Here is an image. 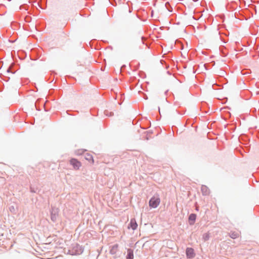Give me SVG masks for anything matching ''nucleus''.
I'll return each mask as SVG.
<instances>
[{
    "label": "nucleus",
    "instance_id": "nucleus-12",
    "mask_svg": "<svg viewBox=\"0 0 259 259\" xmlns=\"http://www.w3.org/2000/svg\"><path fill=\"white\" fill-rule=\"evenodd\" d=\"M51 219H52L53 221H55V217H53V216H52V217H51Z\"/></svg>",
    "mask_w": 259,
    "mask_h": 259
},
{
    "label": "nucleus",
    "instance_id": "nucleus-13",
    "mask_svg": "<svg viewBox=\"0 0 259 259\" xmlns=\"http://www.w3.org/2000/svg\"><path fill=\"white\" fill-rule=\"evenodd\" d=\"M80 252H82V249L80 248Z\"/></svg>",
    "mask_w": 259,
    "mask_h": 259
},
{
    "label": "nucleus",
    "instance_id": "nucleus-6",
    "mask_svg": "<svg viewBox=\"0 0 259 259\" xmlns=\"http://www.w3.org/2000/svg\"><path fill=\"white\" fill-rule=\"evenodd\" d=\"M133 258H134L133 251L132 249H128L127 250V259H133Z\"/></svg>",
    "mask_w": 259,
    "mask_h": 259
},
{
    "label": "nucleus",
    "instance_id": "nucleus-7",
    "mask_svg": "<svg viewBox=\"0 0 259 259\" xmlns=\"http://www.w3.org/2000/svg\"><path fill=\"white\" fill-rule=\"evenodd\" d=\"M201 191L204 195H207L209 194V190L206 186H202L201 187Z\"/></svg>",
    "mask_w": 259,
    "mask_h": 259
},
{
    "label": "nucleus",
    "instance_id": "nucleus-4",
    "mask_svg": "<svg viewBox=\"0 0 259 259\" xmlns=\"http://www.w3.org/2000/svg\"><path fill=\"white\" fill-rule=\"evenodd\" d=\"M186 254L189 258L193 257L195 256L194 249L192 248H188L186 249Z\"/></svg>",
    "mask_w": 259,
    "mask_h": 259
},
{
    "label": "nucleus",
    "instance_id": "nucleus-5",
    "mask_svg": "<svg viewBox=\"0 0 259 259\" xmlns=\"http://www.w3.org/2000/svg\"><path fill=\"white\" fill-rule=\"evenodd\" d=\"M85 159L90 162L91 163L93 164L94 163V160L93 157V156L90 153H87L84 154Z\"/></svg>",
    "mask_w": 259,
    "mask_h": 259
},
{
    "label": "nucleus",
    "instance_id": "nucleus-8",
    "mask_svg": "<svg viewBox=\"0 0 259 259\" xmlns=\"http://www.w3.org/2000/svg\"><path fill=\"white\" fill-rule=\"evenodd\" d=\"M196 214L192 213L190 215L189 219L190 221H192L194 222L196 220Z\"/></svg>",
    "mask_w": 259,
    "mask_h": 259
},
{
    "label": "nucleus",
    "instance_id": "nucleus-2",
    "mask_svg": "<svg viewBox=\"0 0 259 259\" xmlns=\"http://www.w3.org/2000/svg\"><path fill=\"white\" fill-rule=\"evenodd\" d=\"M70 163L73 166L74 169L76 170L78 169L81 166V162L75 158L71 159Z\"/></svg>",
    "mask_w": 259,
    "mask_h": 259
},
{
    "label": "nucleus",
    "instance_id": "nucleus-11",
    "mask_svg": "<svg viewBox=\"0 0 259 259\" xmlns=\"http://www.w3.org/2000/svg\"><path fill=\"white\" fill-rule=\"evenodd\" d=\"M239 236V234L237 233H232L231 235V237L233 238H236Z\"/></svg>",
    "mask_w": 259,
    "mask_h": 259
},
{
    "label": "nucleus",
    "instance_id": "nucleus-10",
    "mask_svg": "<svg viewBox=\"0 0 259 259\" xmlns=\"http://www.w3.org/2000/svg\"><path fill=\"white\" fill-rule=\"evenodd\" d=\"M203 238H204V239L205 240H208V239H209V234H208V233H206V234H205L204 235V236H203Z\"/></svg>",
    "mask_w": 259,
    "mask_h": 259
},
{
    "label": "nucleus",
    "instance_id": "nucleus-1",
    "mask_svg": "<svg viewBox=\"0 0 259 259\" xmlns=\"http://www.w3.org/2000/svg\"><path fill=\"white\" fill-rule=\"evenodd\" d=\"M160 203L159 196H153L149 200V205L151 208H155L158 207Z\"/></svg>",
    "mask_w": 259,
    "mask_h": 259
},
{
    "label": "nucleus",
    "instance_id": "nucleus-3",
    "mask_svg": "<svg viewBox=\"0 0 259 259\" xmlns=\"http://www.w3.org/2000/svg\"><path fill=\"white\" fill-rule=\"evenodd\" d=\"M138 224L135 219H132L128 226V228H132L133 230L137 229Z\"/></svg>",
    "mask_w": 259,
    "mask_h": 259
},
{
    "label": "nucleus",
    "instance_id": "nucleus-9",
    "mask_svg": "<svg viewBox=\"0 0 259 259\" xmlns=\"http://www.w3.org/2000/svg\"><path fill=\"white\" fill-rule=\"evenodd\" d=\"M118 247V245H117V244H115V245H114L112 247V248L111 249V251H111V252H113V251H114V250L116 251V250L117 249Z\"/></svg>",
    "mask_w": 259,
    "mask_h": 259
},
{
    "label": "nucleus",
    "instance_id": "nucleus-14",
    "mask_svg": "<svg viewBox=\"0 0 259 259\" xmlns=\"http://www.w3.org/2000/svg\"><path fill=\"white\" fill-rule=\"evenodd\" d=\"M77 247H80L78 245H77Z\"/></svg>",
    "mask_w": 259,
    "mask_h": 259
}]
</instances>
